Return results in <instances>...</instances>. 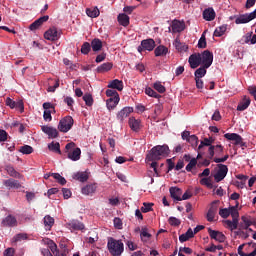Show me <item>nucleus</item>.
Listing matches in <instances>:
<instances>
[{"label":"nucleus","instance_id":"57","mask_svg":"<svg viewBox=\"0 0 256 256\" xmlns=\"http://www.w3.org/2000/svg\"><path fill=\"white\" fill-rule=\"evenodd\" d=\"M204 147H213L208 138H204V140L200 142L198 146V151H201V149H203Z\"/></svg>","mask_w":256,"mask_h":256},{"label":"nucleus","instance_id":"24","mask_svg":"<svg viewBox=\"0 0 256 256\" xmlns=\"http://www.w3.org/2000/svg\"><path fill=\"white\" fill-rule=\"evenodd\" d=\"M242 43H246L250 45H255L256 43V35H253V32H248L242 37Z\"/></svg>","mask_w":256,"mask_h":256},{"label":"nucleus","instance_id":"43","mask_svg":"<svg viewBox=\"0 0 256 256\" xmlns=\"http://www.w3.org/2000/svg\"><path fill=\"white\" fill-rule=\"evenodd\" d=\"M168 52H169V49H167V47L163 45L158 46L154 51L156 57H162Z\"/></svg>","mask_w":256,"mask_h":256},{"label":"nucleus","instance_id":"10","mask_svg":"<svg viewBox=\"0 0 256 256\" xmlns=\"http://www.w3.org/2000/svg\"><path fill=\"white\" fill-rule=\"evenodd\" d=\"M208 154H209V159H213V157H220V155H223V145L218 144V145H213L208 148Z\"/></svg>","mask_w":256,"mask_h":256},{"label":"nucleus","instance_id":"29","mask_svg":"<svg viewBox=\"0 0 256 256\" xmlns=\"http://www.w3.org/2000/svg\"><path fill=\"white\" fill-rule=\"evenodd\" d=\"M129 126L132 131H139L141 129V120L136 119L135 117H130Z\"/></svg>","mask_w":256,"mask_h":256},{"label":"nucleus","instance_id":"56","mask_svg":"<svg viewBox=\"0 0 256 256\" xmlns=\"http://www.w3.org/2000/svg\"><path fill=\"white\" fill-rule=\"evenodd\" d=\"M197 166V158H192L186 166V171H193V168Z\"/></svg>","mask_w":256,"mask_h":256},{"label":"nucleus","instance_id":"53","mask_svg":"<svg viewBox=\"0 0 256 256\" xmlns=\"http://www.w3.org/2000/svg\"><path fill=\"white\" fill-rule=\"evenodd\" d=\"M187 142L190 143L192 147H197V145H199V138H197L196 135H191Z\"/></svg>","mask_w":256,"mask_h":256},{"label":"nucleus","instance_id":"26","mask_svg":"<svg viewBox=\"0 0 256 256\" xmlns=\"http://www.w3.org/2000/svg\"><path fill=\"white\" fill-rule=\"evenodd\" d=\"M173 45L179 53H186L187 49H189L187 44L182 43L178 38L175 39Z\"/></svg>","mask_w":256,"mask_h":256},{"label":"nucleus","instance_id":"22","mask_svg":"<svg viewBox=\"0 0 256 256\" xmlns=\"http://www.w3.org/2000/svg\"><path fill=\"white\" fill-rule=\"evenodd\" d=\"M72 178L75 179V181H80V183H85V181L89 179V174L87 172H75Z\"/></svg>","mask_w":256,"mask_h":256},{"label":"nucleus","instance_id":"54","mask_svg":"<svg viewBox=\"0 0 256 256\" xmlns=\"http://www.w3.org/2000/svg\"><path fill=\"white\" fill-rule=\"evenodd\" d=\"M27 239V234L20 233L13 237V243H19V241H25Z\"/></svg>","mask_w":256,"mask_h":256},{"label":"nucleus","instance_id":"41","mask_svg":"<svg viewBox=\"0 0 256 256\" xmlns=\"http://www.w3.org/2000/svg\"><path fill=\"white\" fill-rule=\"evenodd\" d=\"M45 243L48 245L50 251L53 253V255L59 256V250H57V244L53 242V240L47 239Z\"/></svg>","mask_w":256,"mask_h":256},{"label":"nucleus","instance_id":"17","mask_svg":"<svg viewBox=\"0 0 256 256\" xmlns=\"http://www.w3.org/2000/svg\"><path fill=\"white\" fill-rule=\"evenodd\" d=\"M172 33H181V31H185V23L174 20L171 25Z\"/></svg>","mask_w":256,"mask_h":256},{"label":"nucleus","instance_id":"14","mask_svg":"<svg viewBox=\"0 0 256 256\" xmlns=\"http://www.w3.org/2000/svg\"><path fill=\"white\" fill-rule=\"evenodd\" d=\"M2 227H17V218L13 215L6 216L2 222Z\"/></svg>","mask_w":256,"mask_h":256},{"label":"nucleus","instance_id":"59","mask_svg":"<svg viewBox=\"0 0 256 256\" xmlns=\"http://www.w3.org/2000/svg\"><path fill=\"white\" fill-rule=\"evenodd\" d=\"M168 223L172 225L173 227H178V225H181V220L175 217H170L168 219Z\"/></svg>","mask_w":256,"mask_h":256},{"label":"nucleus","instance_id":"35","mask_svg":"<svg viewBox=\"0 0 256 256\" xmlns=\"http://www.w3.org/2000/svg\"><path fill=\"white\" fill-rule=\"evenodd\" d=\"M111 69H113V64L111 62H106L97 67V72L107 73V71H111Z\"/></svg>","mask_w":256,"mask_h":256},{"label":"nucleus","instance_id":"3","mask_svg":"<svg viewBox=\"0 0 256 256\" xmlns=\"http://www.w3.org/2000/svg\"><path fill=\"white\" fill-rule=\"evenodd\" d=\"M65 153H67L70 161H79L81 159V148H77L74 142L66 144Z\"/></svg>","mask_w":256,"mask_h":256},{"label":"nucleus","instance_id":"7","mask_svg":"<svg viewBox=\"0 0 256 256\" xmlns=\"http://www.w3.org/2000/svg\"><path fill=\"white\" fill-rule=\"evenodd\" d=\"M60 38L61 32H59L56 27L49 28L44 33V39H47V41H59Z\"/></svg>","mask_w":256,"mask_h":256},{"label":"nucleus","instance_id":"9","mask_svg":"<svg viewBox=\"0 0 256 256\" xmlns=\"http://www.w3.org/2000/svg\"><path fill=\"white\" fill-rule=\"evenodd\" d=\"M41 131L45 133V135H48L49 139H57V137H59V131L52 126H41Z\"/></svg>","mask_w":256,"mask_h":256},{"label":"nucleus","instance_id":"34","mask_svg":"<svg viewBox=\"0 0 256 256\" xmlns=\"http://www.w3.org/2000/svg\"><path fill=\"white\" fill-rule=\"evenodd\" d=\"M91 47L94 52L101 51L103 49V42L99 38H95L91 42Z\"/></svg>","mask_w":256,"mask_h":256},{"label":"nucleus","instance_id":"1","mask_svg":"<svg viewBox=\"0 0 256 256\" xmlns=\"http://www.w3.org/2000/svg\"><path fill=\"white\" fill-rule=\"evenodd\" d=\"M169 155V146L158 145L154 146L146 156V161H160Z\"/></svg>","mask_w":256,"mask_h":256},{"label":"nucleus","instance_id":"61","mask_svg":"<svg viewBox=\"0 0 256 256\" xmlns=\"http://www.w3.org/2000/svg\"><path fill=\"white\" fill-rule=\"evenodd\" d=\"M47 21H49V16L45 15V16L38 18L36 20V23L38 24V27H41V25H43V23H47Z\"/></svg>","mask_w":256,"mask_h":256},{"label":"nucleus","instance_id":"19","mask_svg":"<svg viewBox=\"0 0 256 256\" xmlns=\"http://www.w3.org/2000/svg\"><path fill=\"white\" fill-rule=\"evenodd\" d=\"M224 223L226 227L230 229V231H235V229H237V227L239 226V216L232 217V221L226 220L224 221Z\"/></svg>","mask_w":256,"mask_h":256},{"label":"nucleus","instance_id":"55","mask_svg":"<svg viewBox=\"0 0 256 256\" xmlns=\"http://www.w3.org/2000/svg\"><path fill=\"white\" fill-rule=\"evenodd\" d=\"M83 101H85V104L88 107H91L93 105V96L91 94H85L83 96Z\"/></svg>","mask_w":256,"mask_h":256},{"label":"nucleus","instance_id":"49","mask_svg":"<svg viewBox=\"0 0 256 256\" xmlns=\"http://www.w3.org/2000/svg\"><path fill=\"white\" fill-rule=\"evenodd\" d=\"M90 51H91V44H89V42H84L81 47V53L83 55H89Z\"/></svg>","mask_w":256,"mask_h":256},{"label":"nucleus","instance_id":"13","mask_svg":"<svg viewBox=\"0 0 256 256\" xmlns=\"http://www.w3.org/2000/svg\"><path fill=\"white\" fill-rule=\"evenodd\" d=\"M67 227L70 231H83L85 229V224L81 223L79 220H72L67 223Z\"/></svg>","mask_w":256,"mask_h":256},{"label":"nucleus","instance_id":"64","mask_svg":"<svg viewBox=\"0 0 256 256\" xmlns=\"http://www.w3.org/2000/svg\"><path fill=\"white\" fill-rule=\"evenodd\" d=\"M15 255V249L8 248L4 251V256H14Z\"/></svg>","mask_w":256,"mask_h":256},{"label":"nucleus","instance_id":"51","mask_svg":"<svg viewBox=\"0 0 256 256\" xmlns=\"http://www.w3.org/2000/svg\"><path fill=\"white\" fill-rule=\"evenodd\" d=\"M198 47H199V49H205V47H207V40L205 38V32L202 34V36L200 37V39L198 41Z\"/></svg>","mask_w":256,"mask_h":256},{"label":"nucleus","instance_id":"2","mask_svg":"<svg viewBox=\"0 0 256 256\" xmlns=\"http://www.w3.org/2000/svg\"><path fill=\"white\" fill-rule=\"evenodd\" d=\"M107 249L112 256H121L123 251H125V244L123 241L117 240L115 238H108Z\"/></svg>","mask_w":256,"mask_h":256},{"label":"nucleus","instance_id":"27","mask_svg":"<svg viewBox=\"0 0 256 256\" xmlns=\"http://www.w3.org/2000/svg\"><path fill=\"white\" fill-rule=\"evenodd\" d=\"M215 10L213 8H207L203 11V19L205 21H213L215 19Z\"/></svg>","mask_w":256,"mask_h":256},{"label":"nucleus","instance_id":"23","mask_svg":"<svg viewBox=\"0 0 256 256\" xmlns=\"http://www.w3.org/2000/svg\"><path fill=\"white\" fill-rule=\"evenodd\" d=\"M170 195L175 201H181V195H183V190L177 187H171Z\"/></svg>","mask_w":256,"mask_h":256},{"label":"nucleus","instance_id":"8","mask_svg":"<svg viewBox=\"0 0 256 256\" xmlns=\"http://www.w3.org/2000/svg\"><path fill=\"white\" fill-rule=\"evenodd\" d=\"M200 63L204 67H211L213 65V53L209 50H205L202 54H200Z\"/></svg>","mask_w":256,"mask_h":256},{"label":"nucleus","instance_id":"12","mask_svg":"<svg viewBox=\"0 0 256 256\" xmlns=\"http://www.w3.org/2000/svg\"><path fill=\"white\" fill-rule=\"evenodd\" d=\"M208 233L211 239H214V241H217L218 243H225V234L211 228H208Z\"/></svg>","mask_w":256,"mask_h":256},{"label":"nucleus","instance_id":"6","mask_svg":"<svg viewBox=\"0 0 256 256\" xmlns=\"http://www.w3.org/2000/svg\"><path fill=\"white\" fill-rule=\"evenodd\" d=\"M218 169L216 173L214 174V181L216 183H220V181H223L225 177H227V173L229 172V168H227V165L225 164H218Z\"/></svg>","mask_w":256,"mask_h":256},{"label":"nucleus","instance_id":"46","mask_svg":"<svg viewBox=\"0 0 256 256\" xmlns=\"http://www.w3.org/2000/svg\"><path fill=\"white\" fill-rule=\"evenodd\" d=\"M19 152L23 155H31V153H33V147H31L30 145H24L20 147Z\"/></svg>","mask_w":256,"mask_h":256},{"label":"nucleus","instance_id":"25","mask_svg":"<svg viewBox=\"0 0 256 256\" xmlns=\"http://www.w3.org/2000/svg\"><path fill=\"white\" fill-rule=\"evenodd\" d=\"M97 191V186L95 184H88L81 189L82 195H93Z\"/></svg>","mask_w":256,"mask_h":256},{"label":"nucleus","instance_id":"45","mask_svg":"<svg viewBox=\"0 0 256 256\" xmlns=\"http://www.w3.org/2000/svg\"><path fill=\"white\" fill-rule=\"evenodd\" d=\"M6 171L10 177H15L16 179L21 177V174H19V172H17L11 165L6 166Z\"/></svg>","mask_w":256,"mask_h":256},{"label":"nucleus","instance_id":"37","mask_svg":"<svg viewBox=\"0 0 256 256\" xmlns=\"http://www.w3.org/2000/svg\"><path fill=\"white\" fill-rule=\"evenodd\" d=\"M49 151H52L53 153H58V155H61V145L59 142H51L48 144Z\"/></svg>","mask_w":256,"mask_h":256},{"label":"nucleus","instance_id":"11","mask_svg":"<svg viewBox=\"0 0 256 256\" xmlns=\"http://www.w3.org/2000/svg\"><path fill=\"white\" fill-rule=\"evenodd\" d=\"M225 139L228 141H234V145H241L243 147L245 144L243 143V137L237 133H226L224 135Z\"/></svg>","mask_w":256,"mask_h":256},{"label":"nucleus","instance_id":"15","mask_svg":"<svg viewBox=\"0 0 256 256\" xmlns=\"http://www.w3.org/2000/svg\"><path fill=\"white\" fill-rule=\"evenodd\" d=\"M133 113V107H124L121 111L117 114L118 121H125Z\"/></svg>","mask_w":256,"mask_h":256},{"label":"nucleus","instance_id":"62","mask_svg":"<svg viewBox=\"0 0 256 256\" xmlns=\"http://www.w3.org/2000/svg\"><path fill=\"white\" fill-rule=\"evenodd\" d=\"M106 95L107 97H119V93H117V91L113 90V89H108L106 90Z\"/></svg>","mask_w":256,"mask_h":256},{"label":"nucleus","instance_id":"30","mask_svg":"<svg viewBox=\"0 0 256 256\" xmlns=\"http://www.w3.org/2000/svg\"><path fill=\"white\" fill-rule=\"evenodd\" d=\"M142 47L145 51H153L155 49V40L153 39L143 40Z\"/></svg>","mask_w":256,"mask_h":256},{"label":"nucleus","instance_id":"52","mask_svg":"<svg viewBox=\"0 0 256 256\" xmlns=\"http://www.w3.org/2000/svg\"><path fill=\"white\" fill-rule=\"evenodd\" d=\"M200 183L205 185V187H208V189H213V182L211 181V178H202Z\"/></svg>","mask_w":256,"mask_h":256},{"label":"nucleus","instance_id":"4","mask_svg":"<svg viewBox=\"0 0 256 256\" xmlns=\"http://www.w3.org/2000/svg\"><path fill=\"white\" fill-rule=\"evenodd\" d=\"M237 207H239V202H236L235 206H230L229 208L220 209L219 211L220 217H222V219H227L229 215H231V217H239V211L237 210Z\"/></svg>","mask_w":256,"mask_h":256},{"label":"nucleus","instance_id":"32","mask_svg":"<svg viewBox=\"0 0 256 256\" xmlns=\"http://www.w3.org/2000/svg\"><path fill=\"white\" fill-rule=\"evenodd\" d=\"M215 215H217V204L213 202L207 213V221H213Z\"/></svg>","mask_w":256,"mask_h":256},{"label":"nucleus","instance_id":"47","mask_svg":"<svg viewBox=\"0 0 256 256\" xmlns=\"http://www.w3.org/2000/svg\"><path fill=\"white\" fill-rule=\"evenodd\" d=\"M140 237L142 241H149V239H151V234H149L147 228H142L140 232Z\"/></svg>","mask_w":256,"mask_h":256},{"label":"nucleus","instance_id":"33","mask_svg":"<svg viewBox=\"0 0 256 256\" xmlns=\"http://www.w3.org/2000/svg\"><path fill=\"white\" fill-rule=\"evenodd\" d=\"M108 87L110 89H117V91H123V81H120L119 79L112 80Z\"/></svg>","mask_w":256,"mask_h":256},{"label":"nucleus","instance_id":"42","mask_svg":"<svg viewBox=\"0 0 256 256\" xmlns=\"http://www.w3.org/2000/svg\"><path fill=\"white\" fill-rule=\"evenodd\" d=\"M86 14L88 15V17L95 19L96 17H99V15H100L99 8H97V7L88 8V9H86Z\"/></svg>","mask_w":256,"mask_h":256},{"label":"nucleus","instance_id":"63","mask_svg":"<svg viewBox=\"0 0 256 256\" xmlns=\"http://www.w3.org/2000/svg\"><path fill=\"white\" fill-rule=\"evenodd\" d=\"M43 117H44V121H51L53 119V117L51 116V111L50 110H45L44 111V114H43Z\"/></svg>","mask_w":256,"mask_h":256},{"label":"nucleus","instance_id":"40","mask_svg":"<svg viewBox=\"0 0 256 256\" xmlns=\"http://www.w3.org/2000/svg\"><path fill=\"white\" fill-rule=\"evenodd\" d=\"M44 225L46 227V231H50L51 227L55 225V219L51 216H45L44 217Z\"/></svg>","mask_w":256,"mask_h":256},{"label":"nucleus","instance_id":"58","mask_svg":"<svg viewBox=\"0 0 256 256\" xmlns=\"http://www.w3.org/2000/svg\"><path fill=\"white\" fill-rule=\"evenodd\" d=\"M154 89L158 91V93H165L166 89L161 82H155L153 85Z\"/></svg>","mask_w":256,"mask_h":256},{"label":"nucleus","instance_id":"16","mask_svg":"<svg viewBox=\"0 0 256 256\" xmlns=\"http://www.w3.org/2000/svg\"><path fill=\"white\" fill-rule=\"evenodd\" d=\"M188 61L191 69H197L201 65V54H192Z\"/></svg>","mask_w":256,"mask_h":256},{"label":"nucleus","instance_id":"50","mask_svg":"<svg viewBox=\"0 0 256 256\" xmlns=\"http://www.w3.org/2000/svg\"><path fill=\"white\" fill-rule=\"evenodd\" d=\"M145 93L149 97H154V99H159V97H160V95L157 92H155V90H153V88H150V87L145 89Z\"/></svg>","mask_w":256,"mask_h":256},{"label":"nucleus","instance_id":"20","mask_svg":"<svg viewBox=\"0 0 256 256\" xmlns=\"http://www.w3.org/2000/svg\"><path fill=\"white\" fill-rule=\"evenodd\" d=\"M251 16L249 13L246 14H240L238 17H236L235 23L236 25H245L246 23H250Z\"/></svg>","mask_w":256,"mask_h":256},{"label":"nucleus","instance_id":"5","mask_svg":"<svg viewBox=\"0 0 256 256\" xmlns=\"http://www.w3.org/2000/svg\"><path fill=\"white\" fill-rule=\"evenodd\" d=\"M73 123V117L66 116L62 120H60L58 124V129L59 131H61V133H68V131H71Z\"/></svg>","mask_w":256,"mask_h":256},{"label":"nucleus","instance_id":"48","mask_svg":"<svg viewBox=\"0 0 256 256\" xmlns=\"http://www.w3.org/2000/svg\"><path fill=\"white\" fill-rule=\"evenodd\" d=\"M53 179H56L60 185H65L67 183V180L63 176H61L59 173H51Z\"/></svg>","mask_w":256,"mask_h":256},{"label":"nucleus","instance_id":"18","mask_svg":"<svg viewBox=\"0 0 256 256\" xmlns=\"http://www.w3.org/2000/svg\"><path fill=\"white\" fill-rule=\"evenodd\" d=\"M119 101H121V98H119V96L116 97H112L109 98L106 101V107L109 111H113V109H115V107H117V105H119Z\"/></svg>","mask_w":256,"mask_h":256},{"label":"nucleus","instance_id":"44","mask_svg":"<svg viewBox=\"0 0 256 256\" xmlns=\"http://www.w3.org/2000/svg\"><path fill=\"white\" fill-rule=\"evenodd\" d=\"M118 23H120L122 27H127L129 25V17L127 16V14H119Z\"/></svg>","mask_w":256,"mask_h":256},{"label":"nucleus","instance_id":"21","mask_svg":"<svg viewBox=\"0 0 256 256\" xmlns=\"http://www.w3.org/2000/svg\"><path fill=\"white\" fill-rule=\"evenodd\" d=\"M242 223L240 224L241 229H249L251 225H255V221L250 216H242Z\"/></svg>","mask_w":256,"mask_h":256},{"label":"nucleus","instance_id":"28","mask_svg":"<svg viewBox=\"0 0 256 256\" xmlns=\"http://www.w3.org/2000/svg\"><path fill=\"white\" fill-rule=\"evenodd\" d=\"M251 105V99L244 96L242 101L237 106V111H245Z\"/></svg>","mask_w":256,"mask_h":256},{"label":"nucleus","instance_id":"36","mask_svg":"<svg viewBox=\"0 0 256 256\" xmlns=\"http://www.w3.org/2000/svg\"><path fill=\"white\" fill-rule=\"evenodd\" d=\"M4 185L6 187H9V189H19L21 188V184L17 180L8 179L4 182Z\"/></svg>","mask_w":256,"mask_h":256},{"label":"nucleus","instance_id":"39","mask_svg":"<svg viewBox=\"0 0 256 256\" xmlns=\"http://www.w3.org/2000/svg\"><path fill=\"white\" fill-rule=\"evenodd\" d=\"M207 69L209 68L205 66H201L200 68H198L194 73L195 79H203V76L207 75Z\"/></svg>","mask_w":256,"mask_h":256},{"label":"nucleus","instance_id":"31","mask_svg":"<svg viewBox=\"0 0 256 256\" xmlns=\"http://www.w3.org/2000/svg\"><path fill=\"white\" fill-rule=\"evenodd\" d=\"M195 236V233L193 232V229H188L186 233L179 236L180 243H185V241H189V239H193Z\"/></svg>","mask_w":256,"mask_h":256},{"label":"nucleus","instance_id":"38","mask_svg":"<svg viewBox=\"0 0 256 256\" xmlns=\"http://www.w3.org/2000/svg\"><path fill=\"white\" fill-rule=\"evenodd\" d=\"M227 31V24L217 27L214 31V37H223Z\"/></svg>","mask_w":256,"mask_h":256},{"label":"nucleus","instance_id":"60","mask_svg":"<svg viewBox=\"0 0 256 256\" xmlns=\"http://www.w3.org/2000/svg\"><path fill=\"white\" fill-rule=\"evenodd\" d=\"M153 204L152 203H144L143 206L141 207V212L142 213H149V211L152 210Z\"/></svg>","mask_w":256,"mask_h":256}]
</instances>
